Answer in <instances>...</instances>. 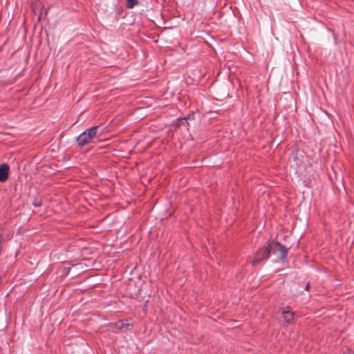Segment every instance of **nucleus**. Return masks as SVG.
<instances>
[{
  "label": "nucleus",
  "mask_w": 354,
  "mask_h": 354,
  "mask_svg": "<svg viewBox=\"0 0 354 354\" xmlns=\"http://www.w3.org/2000/svg\"><path fill=\"white\" fill-rule=\"evenodd\" d=\"M97 126H93L80 133L77 138V144L83 147L91 143L97 134Z\"/></svg>",
  "instance_id": "f257e3e1"
},
{
  "label": "nucleus",
  "mask_w": 354,
  "mask_h": 354,
  "mask_svg": "<svg viewBox=\"0 0 354 354\" xmlns=\"http://www.w3.org/2000/svg\"><path fill=\"white\" fill-rule=\"evenodd\" d=\"M270 252L277 255L279 259H284L287 255V249L282 245L275 241L268 243Z\"/></svg>",
  "instance_id": "f03ea898"
},
{
  "label": "nucleus",
  "mask_w": 354,
  "mask_h": 354,
  "mask_svg": "<svg viewBox=\"0 0 354 354\" xmlns=\"http://www.w3.org/2000/svg\"><path fill=\"white\" fill-rule=\"evenodd\" d=\"M270 250L268 245L263 249L259 250L254 257L253 261V266H255L260 263L261 261L268 259L270 256Z\"/></svg>",
  "instance_id": "7ed1b4c3"
},
{
  "label": "nucleus",
  "mask_w": 354,
  "mask_h": 354,
  "mask_svg": "<svg viewBox=\"0 0 354 354\" xmlns=\"http://www.w3.org/2000/svg\"><path fill=\"white\" fill-rule=\"evenodd\" d=\"M303 156L299 151H293L290 153L289 162L291 166L299 167L303 162Z\"/></svg>",
  "instance_id": "20e7f679"
},
{
  "label": "nucleus",
  "mask_w": 354,
  "mask_h": 354,
  "mask_svg": "<svg viewBox=\"0 0 354 354\" xmlns=\"http://www.w3.org/2000/svg\"><path fill=\"white\" fill-rule=\"evenodd\" d=\"M9 166L7 164L0 165V182H5L8 178Z\"/></svg>",
  "instance_id": "39448f33"
},
{
  "label": "nucleus",
  "mask_w": 354,
  "mask_h": 354,
  "mask_svg": "<svg viewBox=\"0 0 354 354\" xmlns=\"http://www.w3.org/2000/svg\"><path fill=\"white\" fill-rule=\"evenodd\" d=\"M282 314H283V317L284 320L288 323H290L292 321V319H293L294 313H293V312L289 310L288 309L283 310L282 312Z\"/></svg>",
  "instance_id": "423d86ee"
},
{
  "label": "nucleus",
  "mask_w": 354,
  "mask_h": 354,
  "mask_svg": "<svg viewBox=\"0 0 354 354\" xmlns=\"http://www.w3.org/2000/svg\"><path fill=\"white\" fill-rule=\"evenodd\" d=\"M138 3V0H127L126 6L128 8H133Z\"/></svg>",
  "instance_id": "0eeeda50"
},
{
  "label": "nucleus",
  "mask_w": 354,
  "mask_h": 354,
  "mask_svg": "<svg viewBox=\"0 0 354 354\" xmlns=\"http://www.w3.org/2000/svg\"><path fill=\"white\" fill-rule=\"evenodd\" d=\"M117 325H118V328H120V329H122L124 328V324L122 322H120V321L118 322Z\"/></svg>",
  "instance_id": "6e6552de"
},
{
  "label": "nucleus",
  "mask_w": 354,
  "mask_h": 354,
  "mask_svg": "<svg viewBox=\"0 0 354 354\" xmlns=\"http://www.w3.org/2000/svg\"><path fill=\"white\" fill-rule=\"evenodd\" d=\"M308 288H309V284L308 283V284L306 286L305 289H306V290H308Z\"/></svg>",
  "instance_id": "1a4fd4ad"
},
{
  "label": "nucleus",
  "mask_w": 354,
  "mask_h": 354,
  "mask_svg": "<svg viewBox=\"0 0 354 354\" xmlns=\"http://www.w3.org/2000/svg\"><path fill=\"white\" fill-rule=\"evenodd\" d=\"M35 205L39 206V205L38 204V203H36V204H35Z\"/></svg>",
  "instance_id": "9d476101"
},
{
  "label": "nucleus",
  "mask_w": 354,
  "mask_h": 354,
  "mask_svg": "<svg viewBox=\"0 0 354 354\" xmlns=\"http://www.w3.org/2000/svg\"><path fill=\"white\" fill-rule=\"evenodd\" d=\"M35 205L39 206V205L38 204V203H36V204H35Z\"/></svg>",
  "instance_id": "9b49d317"
}]
</instances>
